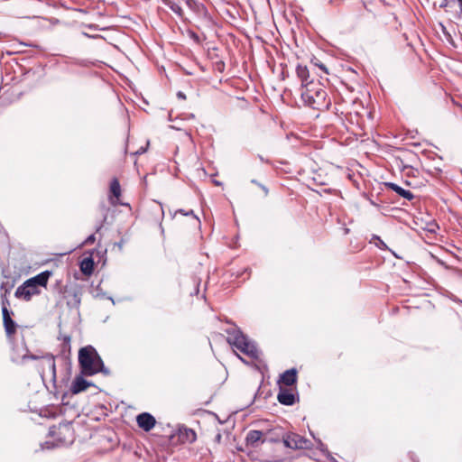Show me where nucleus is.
<instances>
[{
  "label": "nucleus",
  "mask_w": 462,
  "mask_h": 462,
  "mask_svg": "<svg viewBox=\"0 0 462 462\" xmlns=\"http://www.w3.org/2000/svg\"><path fill=\"white\" fill-rule=\"evenodd\" d=\"M171 10L175 13V14H178L179 15H181V13H182V9L180 5H173L171 6Z\"/></svg>",
  "instance_id": "obj_20"
},
{
  "label": "nucleus",
  "mask_w": 462,
  "mask_h": 462,
  "mask_svg": "<svg viewBox=\"0 0 462 462\" xmlns=\"http://www.w3.org/2000/svg\"><path fill=\"white\" fill-rule=\"evenodd\" d=\"M178 213L182 214L184 216H193L194 218H196L199 221V218L194 215L193 210L184 211L183 209H179L175 212V215Z\"/></svg>",
  "instance_id": "obj_18"
},
{
  "label": "nucleus",
  "mask_w": 462,
  "mask_h": 462,
  "mask_svg": "<svg viewBox=\"0 0 462 462\" xmlns=\"http://www.w3.org/2000/svg\"><path fill=\"white\" fill-rule=\"evenodd\" d=\"M79 363L81 374L85 376H92L98 373H107L100 356L92 346H87L79 349Z\"/></svg>",
  "instance_id": "obj_1"
},
{
  "label": "nucleus",
  "mask_w": 462,
  "mask_h": 462,
  "mask_svg": "<svg viewBox=\"0 0 462 462\" xmlns=\"http://www.w3.org/2000/svg\"><path fill=\"white\" fill-rule=\"evenodd\" d=\"M251 182H252V183H254V184L258 185L259 187H261V188L263 189V190L264 191V194H265V195H267V194H268V189H267V188H266L265 186H263V185H262V184L258 183L255 180H251Z\"/></svg>",
  "instance_id": "obj_21"
},
{
  "label": "nucleus",
  "mask_w": 462,
  "mask_h": 462,
  "mask_svg": "<svg viewBox=\"0 0 462 462\" xmlns=\"http://www.w3.org/2000/svg\"><path fill=\"white\" fill-rule=\"evenodd\" d=\"M136 422L139 428L144 431H150L155 426L156 420L152 414L143 412L136 417Z\"/></svg>",
  "instance_id": "obj_6"
},
{
  "label": "nucleus",
  "mask_w": 462,
  "mask_h": 462,
  "mask_svg": "<svg viewBox=\"0 0 462 462\" xmlns=\"http://www.w3.org/2000/svg\"><path fill=\"white\" fill-rule=\"evenodd\" d=\"M2 313H3V321H4V327H5V332H6L7 336H12L15 333L16 325H15L14 321L11 319L10 313L5 306H3Z\"/></svg>",
  "instance_id": "obj_7"
},
{
  "label": "nucleus",
  "mask_w": 462,
  "mask_h": 462,
  "mask_svg": "<svg viewBox=\"0 0 462 462\" xmlns=\"http://www.w3.org/2000/svg\"><path fill=\"white\" fill-rule=\"evenodd\" d=\"M458 3H459V7H460V10L462 11V0H457Z\"/></svg>",
  "instance_id": "obj_26"
},
{
  "label": "nucleus",
  "mask_w": 462,
  "mask_h": 462,
  "mask_svg": "<svg viewBox=\"0 0 462 462\" xmlns=\"http://www.w3.org/2000/svg\"><path fill=\"white\" fill-rule=\"evenodd\" d=\"M277 399L283 405H292L295 402L294 394L287 389L281 388Z\"/></svg>",
  "instance_id": "obj_11"
},
{
  "label": "nucleus",
  "mask_w": 462,
  "mask_h": 462,
  "mask_svg": "<svg viewBox=\"0 0 462 462\" xmlns=\"http://www.w3.org/2000/svg\"><path fill=\"white\" fill-rule=\"evenodd\" d=\"M110 192L118 199L121 196V187L117 179H113L110 183Z\"/></svg>",
  "instance_id": "obj_16"
},
{
  "label": "nucleus",
  "mask_w": 462,
  "mask_h": 462,
  "mask_svg": "<svg viewBox=\"0 0 462 462\" xmlns=\"http://www.w3.org/2000/svg\"><path fill=\"white\" fill-rule=\"evenodd\" d=\"M228 334L227 342L252 359L258 360L260 353L255 345L250 341L239 329L226 331Z\"/></svg>",
  "instance_id": "obj_3"
},
{
  "label": "nucleus",
  "mask_w": 462,
  "mask_h": 462,
  "mask_svg": "<svg viewBox=\"0 0 462 462\" xmlns=\"http://www.w3.org/2000/svg\"><path fill=\"white\" fill-rule=\"evenodd\" d=\"M262 437H263V432L262 431H260V430H250L247 433L246 441H247V443H249L251 445H255L257 442H259L261 440Z\"/></svg>",
  "instance_id": "obj_15"
},
{
  "label": "nucleus",
  "mask_w": 462,
  "mask_h": 462,
  "mask_svg": "<svg viewBox=\"0 0 462 462\" xmlns=\"http://www.w3.org/2000/svg\"><path fill=\"white\" fill-rule=\"evenodd\" d=\"M374 239L377 240V243L375 244L377 247H379L380 249H386L387 246L383 240H381L379 236H374Z\"/></svg>",
  "instance_id": "obj_19"
},
{
  "label": "nucleus",
  "mask_w": 462,
  "mask_h": 462,
  "mask_svg": "<svg viewBox=\"0 0 462 462\" xmlns=\"http://www.w3.org/2000/svg\"><path fill=\"white\" fill-rule=\"evenodd\" d=\"M90 386V383H88L82 376H77L70 387V391L73 394H78L83 391H86Z\"/></svg>",
  "instance_id": "obj_8"
},
{
  "label": "nucleus",
  "mask_w": 462,
  "mask_h": 462,
  "mask_svg": "<svg viewBox=\"0 0 462 462\" xmlns=\"http://www.w3.org/2000/svg\"><path fill=\"white\" fill-rule=\"evenodd\" d=\"M301 98L305 105L313 109H320L322 106H328L327 91L324 86L319 82L312 79L303 88L301 91Z\"/></svg>",
  "instance_id": "obj_2"
},
{
  "label": "nucleus",
  "mask_w": 462,
  "mask_h": 462,
  "mask_svg": "<svg viewBox=\"0 0 462 462\" xmlns=\"http://www.w3.org/2000/svg\"><path fill=\"white\" fill-rule=\"evenodd\" d=\"M32 359H36L37 357L35 356H31Z\"/></svg>",
  "instance_id": "obj_28"
},
{
  "label": "nucleus",
  "mask_w": 462,
  "mask_h": 462,
  "mask_svg": "<svg viewBox=\"0 0 462 462\" xmlns=\"http://www.w3.org/2000/svg\"><path fill=\"white\" fill-rule=\"evenodd\" d=\"M314 64L315 66H318L320 69H322L326 74L328 73L327 68L323 64H319L318 62H315Z\"/></svg>",
  "instance_id": "obj_22"
},
{
  "label": "nucleus",
  "mask_w": 462,
  "mask_h": 462,
  "mask_svg": "<svg viewBox=\"0 0 462 462\" xmlns=\"http://www.w3.org/2000/svg\"><path fill=\"white\" fill-rule=\"evenodd\" d=\"M94 241H95V236H94V235H91V236H89L87 238L86 243H87V244H92V243H94Z\"/></svg>",
  "instance_id": "obj_23"
},
{
  "label": "nucleus",
  "mask_w": 462,
  "mask_h": 462,
  "mask_svg": "<svg viewBox=\"0 0 462 462\" xmlns=\"http://www.w3.org/2000/svg\"><path fill=\"white\" fill-rule=\"evenodd\" d=\"M64 341L67 342V343H69L70 337L69 336L65 337H64Z\"/></svg>",
  "instance_id": "obj_24"
},
{
  "label": "nucleus",
  "mask_w": 462,
  "mask_h": 462,
  "mask_svg": "<svg viewBox=\"0 0 462 462\" xmlns=\"http://www.w3.org/2000/svg\"><path fill=\"white\" fill-rule=\"evenodd\" d=\"M385 185L392 190L395 191L398 195L408 200H411L414 198V195L410 190L404 189L395 183L388 182Z\"/></svg>",
  "instance_id": "obj_12"
},
{
  "label": "nucleus",
  "mask_w": 462,
  "mask_h": 462,
  "mask_svg": "<svg viewBox=\"0 0 462 462\" xmlns=\"http://www.w3.org/2000/svg\"><path fill=\"white\" fill-rule=\"evenodd\" d=\"M42 365H43V368L48 367V369L51 373L53 378L56 377V365H55V360H54L53 356L48 355V356H44Z\"/></svg>",
  "instance_id": "obj_14"
},
{
  "label": "nucleus",
  "mask_w": 462,
  "mask_h": 462,
  "mask_svg": "<svg viewBox=\"0 0 462 462\" xmlns=\"http://www.w3.org/2000/svg\"><path fill=\"white\" fill-rule=\"evenodd\" d=\"M285 447L291 449H307L311 448L310 440L296 433H287L282 437Z\"/></svg>",
  "instance_id": "obj_4"
},
{
  "label": "nucleus",
  "mask_w": 462,
  "mask_h": 462,
  "mask_svg": "<svg viewBox=\"0 0 462 462\" xmlns=\"http://www.w3.org/2000/svg\"><path fill=\"white\" fill-rule=\"evenodd\" d=\"M80 269L83 273L90 274L93 271V261L91 259H85L80 264Z\"/></svg>",
  "instance_id": "obj_17"
},
{
  "label": "nucleus",
  "mask_w": 462,
  "mask_h": 462,
  "mask_svg": "<svg viewBox=\"0 0 462 462\" xmlns=\"http://www.w3.org/2000/svg\"><path fill=\"white\" fill-rule=\"evenodd\" d=\"M221 438V436L218 434L217 437V440H219Z\"/></svg>",
  "instance_id": "obj_27"
},
{
  "label": "nucleus",
  "mask_w": 462,
  "mask_h": 462,
  "mask_svg": "<svg viewBox=\"0 0 462 462\" xmlns=\"http://www.w3.org/2000/svg\"><path fill=\"white\" fill-rule=\"evenodd\" d=\"M178 96H179L180 97H181V98H185V95H184L183 93H181V92H179V93H178Z\"/></svg>",
  "instance_id": "obj_25"
},
{
  "label": "nucleus",
  "mask_w": 462,
  "mask_h": 462,
  "mask_svg": "<svg viewBox=\"0 0 462 462\" xmlns=\"http://www.w3.org/2000/svg\"><path fill=\"white\" fill-rule=\"evenodd\" d=\"M40 292L39 288L27 280L16 289L15 296L25 300H30L32 296L38 295Z\"/></svg>",
  "instance_id": "obj_5"
},
{
  "label": "nucleus",
  "mask_w": 462,
  "mask_h": 462,
  "mask_svg": "<svg viewBox=\"0 0 462 462\" xmlns=\"http://www.w3.org/2000/svg\"><path fill=\"white\" fill-rule=\"evenodd\" d=\"M297 381V370L295 368L289 369L281 374L279 383L286 386H291Z\"/></svg>",
  "instance_id": "obj_10"
},
{
  "label": "nucleus",
  "mask_w": 462,
  "mask_h": 462,
  "mask_svg": "<svg viewBox=\"0 0 462 462\" xmlns=\"http://www.w3.org/2000/svg\"><path fill=\"white\" fill-rule=\"evenodd\" d=\"M51 276V272L44 271V272L37 274L36 276L29 279L28 281L31 283H32L33 285H35L37 288H39L40 286L46 287L47 283H48V280Z\"/></svg>",
  "instance_id": "obj_9"
},
{
  "label": "nucleus",
  "mask_w": 462,
  "mask_h": 462,
  "mask_svg": "<svg viewBox=\"0 0 462 462\" xmlns=\"http://www.w3.org/2000/svg\"><path fill=\"white\" fill-rule=\"evenodd\" d=\"M296 73L298 78L301 81L302 88L306 87L307 84L310 83V71L306 66L298 65L296 68Z\"/></svg>",
  "instance_id": "obj_13"
}]
</instances>
